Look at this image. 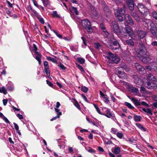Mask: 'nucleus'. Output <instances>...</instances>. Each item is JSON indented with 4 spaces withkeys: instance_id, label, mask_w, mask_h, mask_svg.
Returning a JSON list of instances; mask_svg holds the SVG:
<instances>
[{
    "instance_id": "nucleus-1",
    "label": "nucleus",
    "mask_w": 157,
    "mask_h": 157,
    "mask_svg": "<svg viewBox=\"0 0 157 157\" xmlns=\"http://www.w3.org/2000/svg\"><path fill=\"white\" fill-rule=\"evenodd\" d=\"M146 48L142 44H140L139 51L137 56L144 63H146L151 60L150 56L146 54Z\"/></svg>"
},
{
    "instance_id": "nucleus-2",
    "label": "nucleus",
    "mask_w": 157,
    "mask_h": 157,
    "mask_svg": "<svg viewBox=\"0 0 157 157\" xmlns=\"http://www.w3.org/2000/svg\"><path fill=\"white\" fill-rule=\"evenodd\" d=\"M107 55L105 58L108 59L112 63H117L120 60V58L116 54H113L110 52H107Z\"/></svg>"
},
{
    "instance_id": "nucleus-3",
    "label": "nucleus",
    "mask_w": 157,
    "mask_h": 157,
    "mask_svg": "<svg viewBox=\"0 0 157 157\" xmlns=\"http://www.w3.org/2000/svg\"><path fill=\"white\" fill-rule=\"evenodd\" d=\"M82 25L88 32L92 31V28L91 27V23L87 19L83 20L81 21Z\"/></svg>"
},
{
    "instance_id": "nucleus-4",
    "label": "nucleus",
    "mask_w": 157,
    "mask_h": 157,
    "mask_svg": "<svg viewBox=\"0 0 157 157\" xmlns=\"http://www.w3.org/2000/svg\"><path fill=\"white\" fill-rule=\"evenodd\" d=\"M137 7L139 11L143 15L144 17L146 16L148 14L149 10L144 5L140 3L138 4Z\"/></svg>"
},
{
    "instance_id": "nucleus-5",
    "label": "nucleus",
    "mask_w": 157,
    "mask_h": 157,
    "mask_svg": "<svg viewBox=\"0 0 157 157\" xmlns=\"http://www.w3.org/2000/svg\"><path fill=\"white\" fill-rule=\"evenodd\" d=\"M111 28L114 33L117 35L121 33L120 29L117 22L113 21L112 23Z\"/></svg>"
},
{
    "instance_id": "nucleus-6",
    "label": "nucleus",
    "mask_w": 157,
    "mask_h": 157,
    "mask_svg": "<svg viewBox=\"0 0 157 157\" xmlns=\"http://www.w3.org/2000/svg\"><path fill=\"white\" fill-rule=\"evenodd\" d=\"M116 74L117 75L118 77L122 80L126 79L127 78V75L126 73L123 72L119 71V70H116Z\"/></svg>"
},
{
    "instance_id": "nucleus-7",
    "label": "nucleus",
    "mask_w": 157,
    "mask_h": 157,
    "mask_svg": "<svg viewBox=\"0 0 157 157\" xmlns=\"http://www.w3.org/2000/svg\"><path fill=\"white\" fill-rule=\"evenodd\" d=\"M151 26L150 31L151 33L153 35L157 36V27L155 26L154 24L151 22L150 24Z\"/></svg>"
},
{
    "instance_id": "nucleus-8",
    "label": "nucleus",
    "mask_w": 157,
    "mask_h": 157,
    "mask_svg": "<svg viewBox=\"0 0 157 157\" xmlns=\"http://www.w3.org/2000/svg\"><path fill=\"white\" fill-rule=\"evenodd\" d=\"M131 14L134 19L137 22H140L141 21H144V18L142 17H140L138 15L134 12H132Z\"/></svg>"
},
{
    "instance_id": "nucleus-9",
    "label": "nucleus",
    "mask_w": 157,
    "mask_h": 157,
    "mask_svg": "<svg viewBox=\"0 0 157 157\" xmlns=\"http://www.w3.org/2000/svg\"><path fill=\"white\" fill-rule=\"evenodd\" d=\"M135 67L140 74H144L145 73L146 71L144 68L138 63H136L135 64Z\"/></svg>"
},
{
    "instance_id": "nucleus-10",
    "label": "nucleus",
    "mask_w": 157,
    "mask_h": 157,
    "mask_svg": "<svg viewBox=\"0 0 157 157\" xmlns=\"http://www.w3.org/2000/svg\"><path fill=\"white\" fill-rule=\"evenodd\" d=\"M124 19L127 23L130 25L134 24V21L132 20L131 16L128 14H126L124 16Z\"/></svg>"
},
{
    "instance_id": "nucleus-11",
    "label": "nucleus",
    "mask_w": 157,
    "mask_h": 157,
    "mask_svg": "<svg viewBox=\"0 0 157 157\" xmlns=\"http://www.w3.org/2000/svg\"><path fill=\"white\" fill-rule=\"evenodd\" d=\"M111 41L113 43V45L115 46L113 48L111 47V48L113 50H116L118 49L120 47L119 44V42L115 39H113L111 40Z\"/></svg>"
},
{
    "instance_id": "nucleus-12",
    "label": "nucleus",
    "mask_w": 157,
    "mask_h": 157,
    "mask_svg": "<svg viewBox=\"0 0 157 157\" xmlns=\"http://www.w3.org/2000/svg\"><path fill=\"white\" fill-rule=\"evenodd\" d=\"M125 30L127 33L128 34V35L131 38L133 39H134L135 34L132 29L130 27L128 26L127 27L126 26Z\"/></svg>"
},
{
    "instance_id": "nucleus-13",
    "label": "nucleus",
    "mask_w": 157,
    "mask_h": 157,
    "mask_svg": "<svg viewBox=\"0 0 157 157\" xmlns=\"http://www.w3.org/2000/svg\"><path fill=\"white\" fill-rule=\"evenodd\" d=\"M146 86L149 89H156L157 88V85L154 82H148Z\"/></svg>"
},
{
    "instance_id": "nucleus-14",
    "label": "nucleus",
    "mask_w": 157,
    "mask_h": 157,
    "mask_svg": "<svg viewBox=\"0 0 157 157\" xmlns=\"http://www.w3.org/2000/svg\"><path fill=\"white\" fill-rule=\"evenodd\" d=\"M137 35L140 39L144 38L146 35V33L141 30H138L137 32Z\"/></svg>"
},
{
    "instance_id": "nucleus-15",
    "label": "nucleus",
    "mask_w": 157,
    "mask_h": 157,
    "mask_svg": "<svg viewBox=\"0 0 157 157\" xmlns=\"http://www.w3.org/2000/svg\"><path fill=\"white\" fill-rule=\"evenodd\" d=\"M127 4L128 6L129 9L131 10L134 9V4L132 0H127Z\"/></svg>"
},
{
    "instance_id": "nucleus-16",
    "label": "nucleus",
    "mask_w": 157,
    "mask_h": 157,
    "mask_svg": "<svg viewBox=\"0 0 157 157\" xmlns=\"http://www.w3.org/2000/svg\"><path fill=\"white\" fill-rule=\"evenodd\" d=\"M125 6L124 5L121 8H118L117 10L115 12L118 13L120 14L123 15L125 13Z\"/></svg>"
},
{
    "instance_id": "nucleus-17",
    "label": "nucleus",
    "mask_w": 157,
    "mask_h": 157,
    "mask_svg": "<svg viewBox=\"0 0 157 157\" xmlns=\"http://www.w3.org/2000/svg\"><path fill=\"white\" fill-rule=\"evenodd\" d=\"M133 78L134 79V82L137 85H140L141 83V81L139 79L137 75H134L133 76Z\"/></svg>"
},
{
    "instance_id": "nucleus-18",
    "label": "nucleus",
    "mask_w": 157,
    "mask_h": 157,
    "mask_svg": "<svg viewBox=\"0 0 157 157\" xmlns=\"http://www.w3.org/2000/svg\"><path fill=\"white\" fill-rule=\"evenodd\" d=\"M115 15L119 21H123V17L121 16V14L115 12Z\"/></svg>"
},
{
    "instance_id": "nucleus-19",
    "label": "nucleus",
    "mask_w": 157,
    "mask_h": 157,
    "mask_svg": "<svg viewBox=\"0 0 157 157\" xmlns=\"http://www.w3.org/2000/svg\"><path fill=\"white\" fill-rule=\"evenodd\" d=\"M131 100L136 106L140 105V102L137 99L134 98H131Z\"/></svg>"
},
{
    "instance_id": "nucleus-20",
    "label": "nucleus",
    "mask_w": 157,
    "mask_h": 157,
    "mask_svg": "<svg viewBox=\"0 0 157 157\" xmlns=\"http://www.w3.org/2000/svg\"><path fill=\"white\" fill-rule=\"evenodd\" d=\"M36 53L37 55V56L36 57V59L38 61L39 63V65L41 64V60L40 59L41 58V54L38 52H36Z\"/></svg>"
},
{
    "instance_id": "nucleus-21",
    "label": "nucleus",
    "mask_w": 157,
    "mask_h": 157,
    "mask_svg": "<svg viewBox=\"0 0 157 157\" xmlns=\"http://www.w3.org/2000/svg\"><path fill=\"white\" fill-rule=\"evenodd\" d=\"M126 43L129 46H133L134 45V43L132 39L127 40L126 41Z\"/></svg>"
},
{
    "instance_id": "nucleus-22",
    "label": "nucleus",
    "mask_w": 157,
    "mask_h": 157,
    "mask_svg": "<svg viewBox=\"0 0 157 157\" xmlns=\"http://www.w3.org/2000/svg\"><path fill=\"white\" fill-rule=\"evenodd\" d=\"M102 110L104 111L107 114H108L110 116H112V113L110 111V110L108 108L106 107H104L102 108Z\"/></svg>"
},
{
    "instance_id": "nucleus-23",
    "label": "nucleus",
    "mask_w": 157,
    "mask_h": 157,
    "mask_svg": "<svg viewBox=\"0 0 157 157\" xmlns=\"http://www.w3.org/2000/svg\"><path fill=\"white\" fill-rule=\"evenodd\" d=\"M134 121L136 122L140 121L141 119V117L140 116H137L136 115H134Z\"/></svg>"
},
{
    "instance_id": "nucleus-24",
    "label": "nucleus",
    "mask_w": 157,
    "mask_h": 157,
    "mask_svg": "<svg viewBox=\"0 0 157 157\" xmlns=\"http://www.w3.org/2000/svg\"><path fill=\"white\" fill-rule=\"evenodd\" d=\"M130 90L132 93H138L139 92L138 89L134 87H131L130 88Z\"/></svg>"
},
{
    "instance_id": "nucleus-25",
    "label": "nucleus",
    "mask_w": 157,
    "mask_h": 157,
    "mask_svg": "<svg viewBox=\"0 0 157 157\" xmlns=\"http://www.w3.org/2000/svg\"><path fill=\"white\" fill-rule=\"evenodd\" d=\"M136 125L138 128L141 129L142 131H146V128L144 127L142 124L139 123H136Z\"/></svg>"
},
{
    "instance_id": "nucleus-26",
    "label": "nucleus",
    "mask_w": 157,
    "mask_h": 157,
    "mask_svg": "<svg viewBox=\"0 0 157 157\" xmlns=\"http://www.w3.org/2000/svg\"><path fill=\"white\" fill-rule=\"evenodd\" d=\"M121 151V149L119 147H115L113 152L116 154H118Z\"/></svg>"
},
{
    "instance_id": "nucleus-27",
    "label": "nucleus",
    "mask_w": 157,
    "mask_h": 157,
    "mask_svg": "<svg viewBox=\"0 0 157 157\" xmlns=\"http://www.w3.org/2000/svg\"><path fill=\"white\" fill-rule=\"evenodd\" d=\"M73 100H74L75 102L74 103V105H75V106L78 109L80 110L81 108L80 107V105L78 104L77 101L75 99H73Z\"/></svg>"
},
{
    "instance_id": "nucleus-28",
    "label": "nucleus",
    "mask_w": 157,
    "mask_h": 157,
    "mask_svg": "<svg viewBox=\"0 0 157 157\" xmlns=\"http://www.w3.org/2000/svg\"><path fill=\"white\" fill-rule=\"evenodd\" d=\"M47 59L48 60L51 61L53 63H57V61L56 60V59H55L54 58L51 57L49 56V57H47Z\"/></svg>"
},
{
    "instance_id": "nucleus-29",
    "label": "nucleus",
    "mask_w": 157,
    "mask_h": 157,
    "mask_svg": "<svg viewBox=\"0 0 157 157\" xmlns=\"http://www.w3.org/2000/svg\"><path fill=\"white\" fill-rule=\"evenodd\" d=\"M52 15L54 17L59 18L60 16L58 14L56 11H53L52 12Z\"/></svg>"
},
{
    "instance_id": "nucleus-30",
    "label": "nucleus",
    "mask_w": 157,
    "mask_h": 157,
    "mask_svg": "<svg viewBox=\"0 0 157 157\" xmlns=\"http://www.w3.org/2000/svg\"><path fill=\"white\" fill-rule=\"evenodd\" d=\"M0 92L4 94H6L7 93L6 90L4 87H0Z\"/></svg>"
},
{
    "instance_id": "nucleus-31",
    "label": "nucleus",
    "mask_w": 157,
    "mask_h": 157,
    "mask_svg": "<svg viewBox=\"0 0 157 157\" xmlns=\"http://www.w3.org/2000/svg\"><path fill=\"white\" fill-rule=\"evenodd\" d=\"M55 111L57 113V116L58 117H59L60 116L62 115V113L60 112V110L58 108H55Z\"/></svg>"
},
{
    "instance_id": "nucleus-32",
    "label": "nucleus",
    "mask_w": 157,
    "mask_h": 157,
    "mask_svg": "<svg viewBox=\"0 0 157 157\" xmlns=\"http://www.w3.org/2000/svg\"><path fill=\"white\" fill-rule=\"evenodd\" d=\"M124 104L127 106L130 109H132L134 108V107H133L130 103L128 102H125Z\"/></svg>"
},
{
    "instance_id": "nucleus-33",
    "label": "nucleus",
    "mask_w": 157,
    "mask_h": 157,
    "mask_svg": "<svg viewBox=\"0 0 157 157\" xmlns=\"http://www.w3.org/2000/svg\"><path fill=\"white\" fill-rule=\"evenodd\" d=\"M42 2L45 7L49 5V0H42Z\"/></svg>"
},
{
    "instance_id": "nucleus-34",
    "label": "nucleus",
    "mask_w": 157,
    "mask_h": 157,
    "mask_svg": "<svg viewBox=\"0 0 157 157\" xmlns=\"http://www.w3.org/2000/svg\"><path fill=\"white\" fill-rule=\"evenodd\" d=\"M111 130V132L113 134H116L117 133V129L116 128H113Z\"/></svg>"
},
{
    "instance_id": "nucleus-35",
    "label": "nucleus",
    "mask_w": 157,
    "mask_h": 157,
    "mask_svg": "<svg viewBox=\"0 0 157 157\" xmlns=\"http://www.w3.org/2000/svg\"><path fill=\"white\" fill-rule=\"evenodd\" d=\"M49 67H45L44 68V71L47 75H50V71L49 70Z\"/></svg>"
},
{
    "instance_id": "nucleus-36",
    "label": "nucleus",
    "mask_w": 157,
    "mask_h": 157,
    "mask_svg": "<svg viewBox=\"0 0 157 157\" xmlns=\"http://www.w3.org/2000/svg\"><path fill=\"white\" fill-rule=\"evenodd\" d=\"M117 136L120 139H121L123 136V134L121 132H117V133L116 134Z\"/></svg>"
},
{
    "instance_id": "nucleus-37",
    "label": "nucleus",
    "mask_w": 157,
    "mask_h": 157,
    "mask_svg": "<svg viewBox=\"0 0 157 157\" xmlns=\"http://www.w3.org/2000/svg\"><path fill=\"white\" fill-rule=\"evenodd\" d=\"M78 61L81 64H83L85 63V59L82 58H78L77 59Z\"/></svg>"
},
{
    "instance_id": "nucleus-38",
    "label": "nucleus",
    "mask_w": 157,
    "mask_h": 157,
    "mask_svg": "<svg viewBox=\"0 0 157 157\" xmlns=\"http://www.w3.org/2000/svg\"><path fill=\"white\" fill-rule=\"evenodd\" d=\"M93 105H94V107L96 109L97 111V112L99 114H101L102 113H101V111H100V109H99L98 106H97L96 104H93Z\"/></svg>"
},
{
    "instance_id": "nucleus-39",
    "label": "nucleus",
    "mask_w": 157,
    "mask_h": 157,
    "mask_svg": "<svg viewBox=\"0 0 157 157\" xmlns=\"http://www.w3.org/2000/svg\"><path fill=\"white\" fill-rule=\"evenodd\" d=\"M153 17L156 20H157V12L154 11L152 13Z\"/></svg>"
},
{
    "instance_id": "nucleus-40",
    "label": "nucleus",
    "mask_w": 157,
    "mask_h": 157,
    "mask_svg": "<svg viewBox=\"0 0 157 157\" xmlns=\"http://www.w3.org/2000/svg\"><path fill=\"white\" fill-rule=\"evenodd\" d=\"M37 18L41 24H44V21L43 18L39 16H38Z\"/></svg>"
},
{
    "instance_id": "nucleus-41",
    "label": "nucleus",
    "mask_w": 157,
    "mask_h": 157,
    "mask_svg": "<svg viewBox=\"0 0 157 157\" xmlns=\"http://www.w3.org/2000/svg\"><path fill=\"white\" fill-rule=\"evenodd\" d=\"M145 113L149 114L151 115H152L153 114L152 111L150 108H147V109H146Z\"/></svg>"
},
{
    "instance_id": "nucleus-42",
    "label": "nucleus",
    "mask_w": 157,
    "mask_h": 157,
    "mask_svg": "<svg viewBox=\"0 0 157 157\" xmlns=\"http://www.w3.org/2000/svg\"><path fill=\"white\" fill-rule=\"evenodd\" d=\"M81 90L83 92L86 93L88 91V89L87 87L85 86H82L81 87Z\"/></svg>"
},
{
    "instance_id": "nucleus-43",
    "label": "nucleus",
    "mask_w": 157,
    "mask_h": 157,
    "mask_svg": "<svg viewBox=\"0 0 157 157\" xmlns=\"http://www.w3.org/2000/svg\"><path fill=\"white\" fill-rule=\"evenodd\" d=\"M58 66L63 70H65L66 69V67L61 63L58 65Z\"/></svg>"
},
{
    "instance_id": "nucleus-44",
    "label": "nucleus",
    "mask_w": 157,
    "mask_h": 157,
    "mask_svg": "<svg viewBox=\"0 0 157 157\" xmlns=\"http://www.w3.org/2000/svg\"><path fill=\"white\" fill-rule=\"evenodd\" d=\"M77 67L82 72H84V71L83 67L80 65L77 64L76 65Z\"/></svg>"
},
{
    "instance_id": "nucleus-45",
    "label": "nucleus",
    "mask_w": 157,
    "mask_h": 157,
    "mask_svg": "<svg viewBox=\"0 0 157 157\" xmlns=\"http://www.w3.org/2000/svg\"><path fill=\"white\" fill-rule=\"evenodd\" d=\"M140 105H143L146 107H148L149 106L148 104H147L146 102L144 101L140 102Z\"/></svg>"
},
{
    "instance_id": "nucleus-46",
    "label": "nucleus",
    "mask_w": 157,
    "mask_h": 157,
    "mask_svg": "<svg viewBox=\"0 0 157 157\" xmlns=\"http://www.w3.org/2000/svg\"><path fill=\"white\" fill-rule=\"evenodd\" d=\"M123 69L126 72L130 70V68L127 65L124 67Z\"/></svg>"
},
{
    "instance_id": "nucleus-47",
    "label": "nucleus",
    "mask_w": 157,
    "mask_h": 157,
    "mask_svg": "<svg viewBox=\"0 0 157 157\" xmlns=\"http://www.w3.org/2000/svg\"><path fill=\"white\" fill-rule=\"evenodd\" d=\"M100 28L103 32L104 31H105V30H106L105 27L104 26L103 24H100Z\"/></svg>"
},
{
    "instance_id": "nucleus-48",
    "label": "nucleus",
    "mask_w": 157,
    "mask_h": 157,
    "mask_svg": "<svg viewBox=\"0 0 157 157\" xmlns=\"http://www.w3.org/2000/svg\"><path fill=\"white\" fill-rule=\"evenodd\" d=\"M103 101L105 103H107L109 102V100L108 99V98L105 96L103 97Z\"/></svg>"
},
{
    "instance_id": "nucleus-49",
    "label": "nucleus",
    "mask_w": 157,
    "mask_h": 157,
    "mask_svg": "<svg viewBox=\"0 0 157 157\" xmlns=\"http://www.w3.org/2000/svg\"><path fill=\"white\" fill-rule=\"evenodd\" d=\"M152 76L153 75L151 74H148L147 76V79L149 80H151L152 79Z\"/></svg>"
},
{
    "instance_id": "nucleus-50",
    "label": "nucleus",
    "mask_w": 157,
    "mask_h": 157,
    "mask_svg": "<svg viewBox=\"0 0 157 157\" xmlns=\"http://www.w3.org/2000/svg\"><path fill=\"white\" fill-rule=\"evenodd\" d=\"M86 150L89 152L93 153L95 152V151L92 148H91L90 147H89V149H87L86 148Z\"/></svg>"
},
{
    "instance_id": "nucleus-51",
    "label": "nucleus",
    "mask_w": 157,
    "mask_h": 157,
    "mask_svg": "<svg viewBox=\"0 0 157 157\" xmlns=\"http://www.w3.org/2000/svg\"><path fill=\"white\" fill-rule=\"evenodd\" d=\"M136 141V140H133L132 139H130L128 141L129 142L130 144H136V143L135 141Z\"/></svg>"
},
{
    "instance_id": "nucleus-52",
    "label": "nucleus",
    "mask_w": 157,
    "mask_h": 157,
    "mask_svg": "<svg viewBox=\"0 0 157 157\" xmlns=\"http://www.w3.org/2000/svg\"><path fill=\"white\" fill-rule=\"evenodd\" d=\"M102 33L103 35H105L106 37L108 36L109 34L108 32L106 30H105V31H103Z\"/></svg>"
},
{
    "instance_id": "nucleus-53",
    "label": "nucleus",
    "mask_w": 157,
    "mask_h": 157,
    "mask_svg": "<svg viewBox=\"0 0 157 157\" xmlns=\"http://www.w3.org/2000/svg\"><path fill=\"white\" fill-rule=\"evenodd\" d=\"M2 119L6 122L9 123H10V122L5 117L3 116V117L2 118Z\"/></svg>"
},
{
    "instance_id": "nucleus-54",
    "label": "nucleus",
    "mask_w": 157,
    "mask_h": 157,
    "mask_svg": "<svg viewBox=\"0 0 157 157\" xmlns=\"http://www.w3.org/2000/svg\"><path fill=\"white\" fill-rule=\"evenodd\" d=\"M81 38L82 40L83 43L85 44V46H87V44L86 43V41L85 38H84V37L83 36H82L81 37Z\"/></svg>"
},
{
    "instance_id": "nucleus-55",
    "label": "nucleus",
    "mask_w": 157,
    "mask_h": 157,
    "mask_svg": "<svg viewBox=\"0 0 157 157\" xmlns=\"http://www.w3.org/2000/svg\"><path fill=\"white\" fill-rule=\"evenodd\" d=\"M145 68L146 69H148L150 71H152L153 68L150 66H146Z\"/></svg>"
},
{
    "instance_id": "nucleus-56",
    "label": "nucleus",
    "mask_w": 157,
    "mask_h": 157,
    "mask_svg": "<svg viewBox=\"0 0 157 157\" xmlns=\"http://www.w3.org/2000/svg\"><path fill=\"white\" fill-rule=\"evenodd\" d=\"M95 47L96 48H99L101 45L98 43H96L94 44Z\"/></svg>"
},
{
    "instance_id": "nucleus-57",
    "label": "nucleus",
    "mask_w": 157,
    "mask_h": 157,
    "mask_svg": "<svg viewBox=\"0 0 157 157\" xmlns=\"http://www.w3.org/2000/svg\"><path fill=\"white\" fill-rule=\"evenodd\" d=\"M46 82L47 84L51 87H52L53 86V84L47 80Z\"/></svg>"
},
{
    "instance_id": "nucleus-58",
    "label": "nucleus",
    "mask_w": 157,
    "mask_h": 157,
    "mask_svg": "<svg viewBox=\"0 0 157 157\" xmlns=\"http://www.w3.org/2000/svg\"><path fill=\"white\" fill-rule=\"evenodd\" d=\"M2 101L4 105L5 106L6 105L7 103L8 100L7 99H4Z\"/></svg>"
},
{
    "instance_id": "nucleus-59",
    "label": "nucleus",
    "mask_w": 157,
    "mask_h": 157,
    "mask_svg": "<svg viewBox=\"0 0 157 157\" xmlns=\"http://www.w3.org/2000/svg\"><path fill=\"white\" fill-rule=\"evenodd\" d=\"M44 66L45 67H49L48 63L47 61H45L44 62Z\"/></svg>"
},
{
    "instance_id": "nucleus-60",
    "label": "nucleus",
    "mask_w": 157,
    "mask_h": 157,
    "mask_svg": "<svg viewBox=\"0 0 157 157\" xmlns=\"http://www.w3.org/2000/svg\"><path fill=\"white\" fill-rule=\"evenodd\" d=\"M72 10L74 11V12L76 13V14H78V11L77 10V8L76 7H72Z\"/></svg>"
},
{
    "instance_id": "nucleus-61",
    "label": "nucleus",
    "mask_w": 157,
    "mask_h": 157,
    "mask_svg": "<svg viewBox=\"0 0 157 157\" xmlns=\"http://www.w3.org/2000/svg\"><path fill=\"white\" fill-rule=\"evenodd\" d=\"M13 124L14 125V128H15L16 130L17 129L18 130V129H19V126L15 122H14L13 123Z\"/></svg>"
},
{
    "instance_id": "nucleus-62",
    "label": "nucleus",
    "mask_w": 157,
    "mask_h": 157,
    "mask_svg": "<svg viewBox=\"0 0 157 157\" xmlns=\"http://www.w3.org/2000/svg\"><path fill=\"white\" fill-rule=\"evenodd\" d=\"M126 65L124 62H122L120 65V67L123 68L124 67H125Z\"/></svg>"
},
{
    "instance_id": "nucleus-63",
    "label": "nucleus",
    "mask_w": 157,
    "mask_h": 157,
    "mask_svg": "<svg viewBox=\"0 0 157 157\" xmlns=\"http://www.w3.org/2000/svg\"><path fill=\"white\" fill-rule=\"evenodd\" d=\"M27 9L28 11L30 12H31L32 11H33V10L30 6H27Z\"/></svg>"
},
{
    "instance_id": "nucleus-64",
    "label": "nucleus",
    "mask_w": 157,
    "mask_h": 157,
    "mask_svg": "<svg viewBox=\"0 0 157 157\" xmlns=\"http://www.w3.org/2000/svg\"><path fill=\"white\" fill-rule=\"evenodd\" d=\"M151 44L153 46H157V42L156 41H154L152 42Z\"/></svg>"
}]
</instances>
